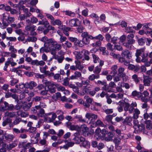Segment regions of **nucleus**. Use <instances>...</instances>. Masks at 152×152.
<instances>
[{
  "label": "nucleus",
  "mask_w": 152,
  "mask_h": 152,
  "mask_svg": "<svg viewBox=\"0 0 152 152\" xmlns=\"http://www.w3.org/2000/svg\"><path fill=\"white\" fill-rule=\"evenodd\" d=\"M84 53H83L84 57L82 59L83 61L86 60L88 61L90 59V57L88 56L90 52L87 50H84Z\"/></svg>",
  "instance_id": "38"
},
{
  "label": "nucleus",
  "mask_w": 152,
  "mask_h": 152,
  "mask_svg": "<svg viewBox=\"0 0 152 152\" xmlns=\"http://www.w3.org/2000/svg\"><path fill=\"white\" fill-rule=\"evenodd\" d=\"M84 99L86 100V102L84 103V106L87 107H88L90 106V104H93V99L92 98L89 97L88 96H85L84 97Z\"/></svg>",
  "instance_id": "11"
},
{
  "label": "nucleus",
  "mask_w": 152,
  "mask_h": 152,
  "mask_svg": "<svg viewBox=\"0 0 152 152\" xmlns=\"http://www.w3.org/2000/svg\"><path fill=\"white\" fill-rule=\"evenodd\" d=\"M49 42H48L47 44L49 45L48 47L50 51H53V48H55V46L57 44V42L54 41L52 39H49Z\"/></svg>",
  "instance_id": "17"
},
{
  "label": "nucleus",
  "mask_w": 152,
  "mask_h": 152,
  "mask_svg": "<svg viewBox=\"0 0 152 152\" xmlns=\"http://www.w3.org/2000/svg\"><path fill=\"white\" fill-rule=\"evenodd\" d=\"M145 48H142L140 49H137L136 50V53H135V56L137 57L136 59V61L137 62V61L139 60V58H140V56H142V55L144 53V51L145 50Z\"/></svg>",
  "instance_id": "13"
},
{
  "label": "nucleus",
  "mask_w": 152,
  "mask_h": 152,
  "mask_svg": "<svg viewBox=\"0 0 152 152\" xmlns=\"http://www.w3.org/2000/svg\"><path fill=\"white\" fill-rule=\"evenodd\" d=\"M71 29V28L69 27H66L63 30V33L66 36H68L69 35V31Z\"/></svg>",
  "instance_id": "56"
},
{
  "label": "nucleus",
  "mask_w": 152,
  "mask_h": 152,
  "mask_svg": "<svg viewBox=\"0 0 152 152\" xmlns=\"http://www.w3.org/2000/svg\"><path fill=\"white\" fill-rule=\"evenodd\" d=\"M16 113L18 116L20 115L21 117L25 118L28 115V113L26 111H23L22 110L17 111Z\"/></svg>",
  "instance_id": "36"
},
{
  "label": "nucleus",
  "mask_w": 152,
  "mask_h": 152,
  "mask_svg": "<svg viewBox=\"0 0 152 152\" xmlns=\"http://www.w3.org/2000/svg\"><path fill=\"white\" fill-rule=\"evenodd\" d=\"M5 139L8 141H11L13 138V135L9 134H6L4 135Z\"/></svg>",
  "instance_id": "54"
},
{
  "label": "nucleus",
  "mask_w": 152,
  "mask_h": 152,
  "mask_svg": "<svg viewBox=\"0 0 152 152\" xmlns=\"http://www.w3.org/2000/svg\"><path fill=\"white\" fill-rule=\"evenodd\" d=\"M108 132L107 130L105 129L101 130L99 128H98L95 130V136L97 140H102Z\"/></svg>",
  "instance_id": "3"
},
{
  "label": "nucleus",
  "mask_w": 152,
  "mask_h": 152,
  "mask_svg": "<svg viewBox=\"0 0 152 152\" xmlns=\"http://www.w3.org/2000/svg\"><path fill=\"white\" fill-rule=\"evenodd\" d=\"M148 53H144L143 55H142L141 58L140 57V58H139L137 62H140V61H142L143 62H145L148 61Z\"/></svg>",
  "instance_id": "32"
},
{
  "label": "nucleus",
  "mask_w": 152,
  "mask_h": 152,
  "mask_svg": "<svg viewBox=\"0 0 152 152\" xmlns=\"http://www.w3.org/2000/svg\"><path fill=\"white\" fill-rule=\"evenodd\" d=\"M45 114L44 110L42 108H41L39 107L38 109V112L37 115L39 117H42Z\"/></svg>",
  "instance_id": "51"
},
{
  "label": "nucleus",
  "mask_w": 152,
  "mask_h": 152,
  "mask_svg": "<svg viewBox=\"0 0 152 152\" xmlns=\"http://www.w3.org/2000/svg\"><path fill=\"white\" fill-rule=\"evenodd\" d=\"M114 136L113 133L111 132H108L102 140H104L107 142L113 140V138Z\"/></svg>",
  "instance_id": "12"
},
{
  "label": "nucleus",
  "mask_w": 152,
  "mask_h": 152,
  "mask_svg": "<svg viewBox=\"0 0 152 152\" xmlns=\"http://www.w3.org/2000/svg\"><path fill=\"white\" fill-rule=\"evenodd\" d=\"M8 103L5 102H3L1 99L0 101V111H4L6 110L7 106Z\"/></svg>",
  "instance_id": "23"
},
{
  "label": "nucleus",
  "mask_w": 152,
  "mask_h": 152,
  "mask_svg": "<svg viewBox=\"0 0 152 152\" xmlns=\"http://www.w3.org/2000/svg\"><path fill=\"white\" fill-rule=\"evenodd\" d=\"M151 26H152V23H144L143 24L142 29L145 31H148V30L151 29Z\"/></svg>",
  "instance_id": "39"
},
{
  "label": "nucleus",
  "mask_w": 152,
  "mask_h": 152,
  "mask_svg": "<svg viewBox=\"0 0 152 152\" xmlns=\"http://www.w3.org/2000/svg\"><path fill=\"white\" fill-rule=\"evenodd\" d=\"M38 24L41 26L38 27L37 30L38 31H43L44 34L48 33L50 30L54 29V27L50 26L49 22L45 19L39 21Z\"/></svg>",
  "instance_id": "1"
},
{
  "label": "nucleus",
  "mask_w": 152,
  "mask_h": 152,
  "mask_svg": "<svg viewBox=\"0 0 152 152\" xmlns=\"http://www.w3.org/2000/svg\"><path fill=\"white\" fill-rule=\"evenodd\" d=\"M127 42L123 43V45L127 48L129 49H132L133 47L132 44L134 42H133V40H127Z\"/></svg>",
  "instance_id": "27"
},
{
  "label": "nucleus",
  "mask_w": 152,
  "mask_h": 152,
  "mask_svg": "<svg viewBox=\"0 0 152 152\" xmlns=\"http://www.w3.org/2000/svg\"><path fill=\"white\" fill-rule=\"evenodd\" d=\"M121 55L122 56L125 58L126 60H129L131 58V54L128 50L126 49L123 50Z\"/></svg>",
  "instance_id": "16"
},
{
  "label": "nucleus",
  "mask_w": 152,
  "mask_h": 152,
  "mask_svg": "<svg viewBox=\"0 0 152 152\" xmlns=\"http://www.w3.org/2000/svg\"><path fill=\"white\" fill-rule=\"evenodd\" d=\"M44 99V98L42 96H35L34 97L32 98V100L33 101L35 102H40L43 100Z\"/></svg>",
  "instance_id": "48"
},
{
  "label": "nucleus",
  "mask_w": 152,
  "mask_h": 152,
  "mask_svg": "<svg viewBox=\"0 0 152 152\" xmlns=\"http://www.w3.org/2000/svg\"><path fill=\"white\" fill-rule=\"evenodd\" d=\"M140 113L139 110L137 109H134L133 115L132 116L133 118L134 119H137L139 117V115Z\"/></svg>",
  "instance_id": "44"
},
{
  "label": "nucleus",
  "mask_w": 152,
  "mask_h": 152,
  "mask_svg": "<svg viewBox=\"0 0 152 152\" xmlns=\"http://www.w3.org/2000/svg\"><path fill=\"white\" fill-rule=\"evenodd\" d=\"M132 118L131 117L127 116L126 118L125 119H124L122 123L124 124L132 126Z\"/></svg>",
  "instance_id": "24"
},
{
  "label": "nucleus",
  "mask_w": 152,
  "mask_h": 152,
  "mask_svg": "<svg viewBox=\"0 0 152 152\" xmlns=\"http://www.w3.org/2000/svg\"><path fill=\"white\" fill-rule=\"evenodd\" d=\"M117 68L118 66L116 65H114L111 67V71L110 74L112 75L113 77L114 76L117 74Z\"/></svg>",
  "instance_id": "41"
},
{
  "label": "nucleus",
  "mask_w": 152,
  "mask_h": 152,
  "mask_svg": "<svg viewBox=\"0 0 152 152\" xmlns=\"http://www.w3.org/2000/svg\"><path fill=\"white\" fill-rule=\"evenodd\" d=\"M83 92H82L81 95H83L84 94V92L87 94H89L90 95L93 96L96 94V92L94 90H91V89H88L86 88L83 90Z\"/></svg>",
  "instance_id": "22"
},
{
  "label": "nucleus",
  "mask_w": 152,
  "mask_h": 152,
  "mask_svg": "<svg viewBox=\"0 0 152 152\" xmlns=\"http://www.w3.org/2000/svg\"><path fill=\"white\" fill-rule=\"evenodd\" d=\"M19 82V80L15 78H11V80L10 81V85L12 86L15 85L17 83Z\"/></svg>",
  "instance_id": "58"
},
{
  "label": "nucleus",
  "mask_w": 152,
  "mask_h": 152,
  "mask_svg": "<svg viewBox=\"0 0 152 152\" xmlns=\"http://www.w3.org/2000/svg\"><path fill=\"white\" fill-rule=\"evenodd\" d=\"M91 55L93 58L94 62V63H96L98 62H99L100 60L98 56L93 53H92Z\"/></svg>",
  "instance_id": "52"
},
{
  "label": "nucleus",
  "mask_w": 152,
  "mask_h": 152,
  "mask_svg": "<svg viewBox=\"0 0 152 152\" xmlns=\"http://www.w3.org/2000/svg\"><path fill=\"white\" fill-rule=\"evenodd\" d=\"M59 85L55 83L52 82L51 85H49L48 88L50 92L53 93L56 92L55 89L58 87Z\"/></svg>",
  "instance_id": "14"
},
{
  "label": "nucleus",
  "mask_w": 152,
  "mask_h": 152,
  "mask_svg": "<svg viewBox=\"0 0 152 152\" xmlns=\"http://www.w3.org/2000/svg\"><path fill=\"white\" fill-rule=\"evenodd\" d=\"M64 12L65 13L66 15H68L72 17H74L75 15V13L74 12H72L71 11H64Z\"/></svg>",
  "instance_id": "50"
},
{
  "label": "nucleus",
  "mask_w": 152,
  "mask_h": 152,
  "mask_svg": "<svg viewBox=\"0 0 152 152\" xmlns=\"http://www.w3.org/2000/svg\"><path fill=\"white\" fill-rule=\"evenodd\" d=\"M149 94V93L146 91H145L143 93H142L141 100L142 102H147L148 99L147 97Z\"/></svg>",
  "instance_id": "25"
},
{
  "label": "nucleus",
  "mask_w": 152,
  "mask_h": 152,
  "mask_svg": "<svg viewBox=\"0 0 152 152\" xmlns=\"http://www.w3.org/2000/svg\"><path fill=\"white\" fill-rule=\"evenodd\" d=\"M146 42V38L144 37L138 38L137 39L138 44L140 46H142L144 45Z\"/></svg>",
  "instance_id": "37"
},
{
  "label": "nucleus",
  "mask_w": 152,
  "mask_h": 152,
  "mask_svg": "<svg viewBox=\"0 0 152 152\" xmlns=\"http://www.w3.org/2000/svg\"><path fill=\"white\" fill-rule=\"evenodd\" d=\"M104 39V37L101 34H99L97 36L94 37V41L97 40H98V41H102Z\"/></svg>",
  "instance_id": "53"
},
{
  "label": "nucleus",
  "mask_w": 152,
  "mask_h": 152,
  "mask_svg": "<svg viewBox=\"0 0 152 152\" xmlns=\"http://www.w3.org/2000/svg\"><path fill=\"white\" fill-rule=\"evenodd\" d=\"M55 48H53V51H51V54L53 55L56 54V50H60L61 48V44H58L57 42L56 45L55 46Z\"/></svg>",
  "instance_id": "33"
},
{
  "label": "nucleus",
  "mask_w": 152,
  "mask_h": 152,
  "mask_svg": "<svg viewBox=\"0 0 152 152\" xmlns=\"http://www.w3.org/2000/svg\"><path fill=\"white\" fill-rule=\"evenodd\" d=\"M114 46L110 43H108L106 45L107 49L111 51H113L114 50Z\"/></svg>",
  "instance_id": "59"
},
{
  "label": "nucleus",
  "mask_w": 152,
  "mask_h": 152,
  "mask_svg": "<svg viewBox=\"0 0 152 152\" xmlns=\"http://www.w3.org/2000/svg\"><path fill=\"white\" fill-rule=\"evenodd\" d=\"M23 142H20L18 145V147L19 148H23L25 150L28 149L31 146L32 143L31 142H28L24 145H23Z\"/></svg>",
  "instance_id": "29"
},
{
  "label": "nucleus",
  "mask_w": 152,
  "mask_h": 152,
  "mask_svg": "<svg viewBox=\"0 0 152 152\" xmlns=\"http://www.w3.org/2000/svg\"><path fill=\"white\" fill-rule=\"evenodd\" d=\"M101 69L102 68H101V67L97 66L95 67L93 72L95 74H98L100 72Z\"/></svg>",
  "instance_id": "64"
},
{
  "label": "nucleus",
  "mask_w": 152,
  "mask_h": 152,
  "mask_svg": "<svg viewBox=\"0 0 152 152\" xmlns=\"http://www.w3.org/2000/svg\"><path fill=\"white\" fill-rule=\"evenodd\" d=\"M2 125L3 126H7V129H10L13 126L12 123V119L8 117L7 118L3 121Z\"/></svg>",
  "instance_id": "7"
},
{
  "label": "nucleus",
  "mask_w": 152,
  "mask_h": 152,
  "mask_svg": "<svg viewBox=\"0 0 152 152\" xmlns=\"http://www.w3.org/2000/svg\"><path fill=\"white\" fill-rule=\"evenodd\" d=\"M25 86L26 88L29 89L32 91L33 89V91L39 93L37 90H35V89H34V88L37 86V83L34 81H32L26 82L25 83Z\"/></svg>",
  "instance_id": "6"
},
{
  "label": "nucleus",
  "mask_w": 152,
  "mask_h": 152,
  "mask_svg": "<svg viewBox=\"0 0 152 152\" xmlns=\"http://www.w3.org/2000/svg\"><path fill=\"white\" fill-rule=\"evenodd\" d=\"M64 142L66 143L67 142V143L65 145H64L63 146V148L65 149H67L69 147H71L72 146L74 145V143L72 142H67V141L66 140H65Z\"/></svg>",
  "instance_id": "43"
},
{
  "label": "nucleus",
  "mask_w": 152,
  "mask_h": 152,
  "mask_svg": "<svg viewBox=\"0 0 152 152\" xmlns=\"http://www.w3.org/2000/svg\"><path fill=\"white\" fill-rule=\"evenodd\" d=\"M73 136L74 137L73 139V140L76 144H79L81 142V138L83 137L80 136L79 132H76L75 133Z\"/></svg>",
  "instance_id": "15"
},
{
  "label": "nucleus",
  "mask_w": 152,
  "mask_h": 152,
  "mask_svg": "<svg viewBox=\"0 0 152 152\" xmlns=\"http://www.w3.org/2000/svg\"><path fill=\"white\" fill-rule=\"evenodd\" d=\"M20 7V9L21 10H23V12L25 13L24 14L25 15L26 18L31 15V14L28 11L29 10L28 9L25 8V7L23 6H21Z\"/></svg>",
  "instance_id": "30"
},
{
  "label": "nucleus",
  "mask_w": 152,
  "mask_h": 152,
  "mask_svg": "<svg viewBox=\"0 0 152 152\" xmlns=\"http://www.w3.org/2000/svg\"><path fill=\"white\" fill-rule=\"evenodd\" d=\"M120 106L124 107V110L126 112L128 111L130 107V104L125 101L122 102L120 103Z\"/></svg>",
  "instance_id": "34"
},
{
  "label": "nucleus",
  "mask_w": 152,
  "mask_h": 152,
  "mask_svg": "<svg viewBox=\"0 0 152 152\" xmlns=\"http://www.w3.org/2000/svg\"><path fill=\"white\" fill-rule=\"evenodd\" d=\"M143 118L148 124L146 126V129L148 130L152 129V112L148 113L146 111L143 114Z\"/></svg>",
  "instance_id": "2"
},
{
  "label": "nucleus",
  "mask_w": 152,
  "mask_h": 152,
  "mask_svg": "<svg viewBox=\"0 0 152 152\" xmlns=\"http://www.w3.org/2000/svg\"><path fill=\"white\" fill-rule=\"evenodd\" d=\"M86 117L90 120L91 122H93L97 118V115L92 113H88L86 114Z\"/></svg>",
  "instance_id": "9"
},
{
  "label": "nucleus",
  "mask_w": 152,
  "mask_h": 152,
  "mask_svg": "<svg viewBox=\"0 0 152 152\" xmlns=\"http://www.w3.org/2000/svg\"><path fill=\"white\" fill-rule=\"evenodd\" d=\"M79 23V21L77 19H72L69 21V26L71 27L77 26Z\"/></svg>",
  "instance_id": "18"
},
{
  "label": "nucleus",
  "mask_w": 152,
  "mask_h": 152,
  "mask_svg": "<svg viewBox=\"0 0 152 152\" xmlns=\"http://www.w3.org/2000/svg\"><path fill=\"white\" fill-rule=\"evenodd\" d=\"M51 23L53 26H55L56 25L60 26L62 24L61 22L58 19L54 20L53 21H51Z\"/></svg>",
  "instance_id": "47"
},
{
  "label": "nucleus",
  "mask_w": 152,
  "mask_h": 152,
  "mask_svg": "<svg viewBox=\"0 0 152 152\" xmlns=\"http://www.w3.org/2000/svg\"><path fill=\"white\" fill-rule=\"evenodd\" d=\"M89 129L87 127L86 125L83 124L81 125V126L79 127V131H81L83 134H85V136H88L89 134V132L88 131Z\"/></svg>",
  "instance_id": "10"
},
{
  "label": "nucleus",
  "mask_w": 152,
  "mask_h": 152,
  "mask_svg": "<svg viewBox=\"0 0 152 152\" xmlns=\"http://www.w3.org/2000/svg\"><path fill=\"white\" fill-rule=\"evenodd\" d=\"M39 107V106H35V107H32L31 110V113H37V114Z\"/></svg>",
  "instance_id": "55"
},
{
  "label": "nucleus",
  "mask_w": 152,
  "mask_h": 152,
  "mask_svg": "<svg viewBox=\"0 0 152 152\" xmlns=\"http://www.w3.org/2000/svg\"><path fill=\"white\" fill-rule=\"evenodd\" d=\"M146 121L147 120L143 121V120L142 119L140 124L137 126L136 128L135 129V130L137 131L138 132H143L144 133L147 134L148 131L145 129V125H146V126L148 125L147 123L146 122Z\"/></svg>",
  "instance_id": "4"
},
{
  "label": "nucleus",
  "mask_w": 152,
  "mask_h": 152,
  "mask_svg": "<svg viewBox=\"0 0 152 152\" xmlns=\"http://www.w3.org/2000/svg\"><path fill=\"white\" fill-rule=\"evenodd\" d=\"M81 36L83 38V42L85 45L88 44L90 42V40H94V37L89 34L87 32H83L81 34Z\"/></svg>",
  "instance_id": "5"
},
{
  "label": "nucleus",
  "mask_w": 152,
  "mask_h": 152,
  "mask_svg": "<svg viewBox=\"0 0 152 152\" xmlns=\"http://www.w3.org/2000/svg\"><path fill=\"white\" fill-rule=\"evenodd\" d=\"M21 121V119L20 118L16 116L15 119L12 123L13 125H16L19 124Z\"/></svg>",
  "instance_id": "60"
},
{
  "label": "nucleus",
  "mask_w": 152,
  "mask_h": 152,
  "mask_svg": "<svg viewBox=\"0 0 152 152\" xmlns=\"http://www.w3.org/2000/svg\"><path fill=\"white\" fill-rule=\"evenodd\" d=\"M81 77V73L79 72L75 71L74 75L70 76V78L71 80H76Z\"/></svg>",
  "instance_id": "31"
},
{
  "label": "nucleus",
  "mask_w": 152,
  "mask_h": 152,
  "mask_svg": "<svg viewBox=\"0 0 152 152\" xmlns=\"http://www.w3.org/2000/svg\"><path fill=\"white\" fill-rule=\"evenodd\" d=\"M69 40L71 42H73L74 45L75 46L76 44H77V41L78 39L76 38L72 37H69Z\"/></svg>",
  "instance_id": "61"
},
{
  "label": "nucleus",
  "mask_w": 152,
  "mask_h": 152,
  "mask_svg": "<svg viewBox=\"0 0 152 152\" xmlns=\"http://www.w3.org/2000/svg\"><path fill=\"white\" fill-rule=\"evenodd\" d=\"M25 83L24 84L23 83H19V85H16L15 86V87L18 90H20L21 91L20 89H23L24 88H26L25 86Z\"/></svg>",
  "instance_id": "49"
},
{
  "label": "nucleus",
  "mask_w": 152,
  "mask_h": 152,
  "mask_svg": "<svg viewBox=\"0 0 152 152\" xmlns=\"http://www.w3.org/2000/svg\"><path fill=\"white\" fill-rule=\"evenodd\" d=\"M124 68L120 67L118 69V75L120 76L121 77L123 78L125 77L126 74L124 72Z\"/></svg>",
  "instance_id": "40"
},
{
  "label": "nucleus",
  "mask_w": 152,
  "mask_h": 152,
  "mask_svg": "<svg viewBox=\"0 0 152 152\" xmlns=\"http://www.w3.org/2000/svg\"><path fill=\"white\" fill-rule=\"evenodd\" d=\"M22 66H20L17 68H13L12 69L11 71L15 72L18 75L21 76L22 75V71L20 70V67H22Z\"/></svg>",
  "instance_id": "28"
},
{
  "label": "nucleus",
  "mask_w": 152,
  "mask_h": 152,
  "mask_svg": "<svg viewBox=\"0 0 152 152\" xmlns=\"http://www.w3.org/2000/svg\"><path fill=\"white\" fill-rule=\"evenodd\" d=\"M49 45H48L47 43H45L44 45V46L41 47L39 50L40 53H43L44 52L46 53L50 51L49 47Z\"/></svg>",
  "instance_id": "26"
},
{
  "label": "nucleus",
  "mask_w": 152,
  "mask_h": 152,
  "mask_svg": "<svg viewBox=\"0 0 152 152\" xmlns=\"http://www.w3.org/2000/svg\"><path fill=\"white\" fill-rule=\"evenodd\" d=\"M32 103L31 102H22L21 105L23 109L25 111H28L31 107Z\"/></svg>",
  "instance_id": "21"
},
{
  "label": "nucleus",
  "mask_w": 152,
  "mask_h": 152,
  "mask_svg": "<svg viewBox=\"0 0 152 152\" xmlns=\"http://www.w3.org/2000/svg\"><path fill=\"white\" fill-rule=\"evenodd\" d=\"M0 145L2 146V148L0 149L3 152H5L7 151L8 149V146L6 143L2 141H0Z\"/></svg>",
  "instance_id": "42"
},
{
  "label": "nucleus",
  "mask_w": 152,
  "mask_h": 152,
  "mask_svg": "<svg viewBox=\"0 0 152 152\" xmlns=\"http://www.w3.org/2000/svg\"><path fill=\"white\" fill-rule=\"evenodd\" d=\"M54 58L56 59H57L58 62L59 63H61L62 62L63 60H64V57L63 55L58 56L57 57H56L55 56L54 57Z\"/></svg>",
  "instance_id": "57"
},
{
  "label": "nucleus",
  "mask_w": 152,
  "mask_h": 152,
  "mask_svg": "<svg viewBox=\"0 0 152 152\" xmlns=\"http://www.w3.org/2000/svg\"><path fill=\"white\" fill-rule=\"evenodd\" d=\"M80 140L81 141V145L86 148H89L90 145L89 142L86 140L85 138L84 137H81Z\"/></svg>",
  "instance_id": "19"
},
{
  "label": "nucleus",
  "mask_w": 152,
  "mask_h": 152,
  "mask_svg": "<svg viewBox=\"0 0 152 152\" xmlns=\"http://www.w3.org/2000/svg\"><path fill=\"white\" fill-rule=\"evenodd\" d=\"M112 116L110 115H107L105 118V120L107 121L109 123H111L112 124H114L112 122Z\"/></svg>",
  "instance_id": "62"
},
{
  "label": "nucleus",
  "mask_w": 152,
  "mask_h": 152,
  "mask_svg": "<svg viewBox=\"0 0 152 152\" xmlns=\"http://www.w3.org/2000/svg\"><path fill=\"white\" fill-rule=\"evenodd\" d=\"M143 82L145 86H149L152 82V77L148 75H143Z\"/></svg>",
  "instance_id": "8"
},
{
  "label": "nucleus",
  "mask_w": 152,
  "mask_h": 152,
  "mask_svg": "<svg viewBox=\"0 0 152 152\" xmlns=\"http://www.w3.org/2000/svg\"><path fill=\"white\" fill-rule=\"evenodd\" d=\"M27 25L25 27V29L27 31H30L31 30V22L29 20H26Z\"/></svg>",
  "instance_id": "46"
},
{
  "label": "nucleus",
  "mask_w": 152,
  "mask_h": 152,
  "mask_svg": "<svg viewBox=\"0 0 152 152\" xmlns=\"http://www.w3.org/2000/svg\"><path fill=\"white\" fill-rule=\"evenodd\" d=\"M69 129L71 130H76L78 131L79 129V126L77 125H72Z\"/></svg>",
  "instance_id": "63"
},
{
  "label": "nucleus",
  "mask_w": 152,
  "mask_h": 152,
  "mask_svg": "<svg viewBox=\"0 0 152 152\" xmlns=\"http://www.w3.org/2000/svg\"><path fill=\"white\" fill-rule=\"evenodd\" d=\"M133 26L128 27L125 29L124 31L127 33H134L135 32Z\"/></svg>",
  "instance_id": "45"
},
{
  "label": "nucleus",
  "mask_w": 152,
  "mask_h": 152,
  "mask_svg": "<svg viewBox=\"0 0 152 152\" xmlns=\"http://www.w3.org/2000/svg\"><path fill=\"white\" fill-rule=\"evenodd\" d=\"M132 95L134 97H136L138 99H141L142 93L141 92H138L136 90L133 91L132 93Z\"/></svg>",
  "instance_id": "35"
},
{
  "label": "nucleus",
  "mask_w": 152,
  "mask_h": 152,
  "mask_svg": "<svg viewBox=\"0 0 152 152\" xmlns=\"http://www.w3.org/2000/svg\"><path fill=\"white\" fill-rule=\"evenodd\" d=\"M102 105L100 103L93 102V104L91 106V109L93 110L98 111L99 109L101 107Z\"/></svg>",
  "instance_id": "20"
}]
</instances>
